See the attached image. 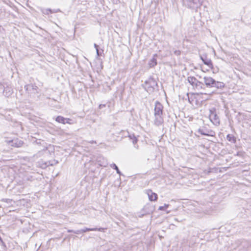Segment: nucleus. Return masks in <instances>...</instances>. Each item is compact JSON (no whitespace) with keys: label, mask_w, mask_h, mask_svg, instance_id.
Returning a JSON list of instances; mask_svg holds the SVG:
<instances>
[{"label":"nucleus","mask_w":251,"mask_h":251,"mask_svg":"<svg viewBox=\"0 0 251 251\" xmlns=\"http://www.w3.org/2000/svg\"><path fill=\"white\" fill-rule=\"evenodd\" d=\"M203 79L204 84L207 87H215L217 89H222L225 87V84L223 82L216 81L211 76H205Z\"/></svg>","instance_id":"1"},{"label":"nucleus","mask_w":251,"mask_h":251,"mask_svg":"<svg viewBox=\"0 0 251 251\" xmlns=\"http://www.w3.org/2000/svg\"><path fill=\"white\" fill-rule=\"evenodd\" d=\"M209 119L211 122L216 126L220 125V119L217 114L212 110H210Z\"/></svg>","instance_id":"2"},{"label":"nucleus","mask_w":251,"mask_h":251,"mask_svg":"<svg viewBox=\"0 0 251 251\" xmlns=\"http://www.w3.org/2000/svg\"><path fill=\"white\" fill-rule=\"evenodd\" d=\"M163 105L158 101H156L154 107V115H162Z\"/></svg>","instance_id":"3"},{"label":"nucleus","mask_w":251,"mask_h":251,"mask_svg":"<svg viewBox=\"0 0 251 251\" xmlns=\"http://www.w3.org/2000/svg\"><path fill=\"white\" fill-rule=\"evenodd\" d=\"M25 89L29 93L35 94L38 93V87L37 86L32 84L25 85Z\"/></svg>","instance_id":"4"},{"label":"nucleus","mask_w":251,"mask_h":251,"mask_svg":"<svg viewBox=\"0 0 251 251\" xmlns=\"http://www.w3.org/2000/svg\"><path fill=\"white\" fill-rule=\"evenodd\" d=\"M97 162L100 166L102 167H106L108 165V162L107 159L101 155L98 156L97 157Z\"/></svg>","instance_id":"5"},{"label":"nucleus","mask_w":251,"mask_h":251,"mask_svg":"<svg viewBox=\"0 0 251 251\" xmlns=\"http://www.w3.org/2000/svg\"><path fill=\"white\" fill-rule=\"evenodd\" d=\"M146 193L148 196V198L151 201H155L157 199V195L155 193L152 192L151 189L147 190Z\"/></svg>","instance_id":"6"},{"label":"nucleus","mask_w":251,"mask_h":251,"mask_svg":"<svg viewBox=\"0 0 251 251\" xmlns=\"http://www.w3.org/2000/svg\"><path fill=\"white\" fill-rule=\"evenodd\" d=\"M200 57L201 60L202 61V62L205 65L208 66L209 67L211 68H212L213 65L211 59L207 58L206 56L203 57L202 56H201Z\"/></svg>","instance_id":"7"},{"label":"nucleus","mask_w":251,"mask_h":251,"mask_svg":"<svg viewBox=\"0 0 251 251\" xmlns=\"http://www.w3.org/2000/svg\"><path fill=\"white\" fill-rule=\"evenodd\" d=\"M188 82L193 86V87H195L197 84H199V81H198L194 76H189L187 78Z\"/></svg>","instance_id":"8"},{"label":"nucleus","mask_w":251,"mask_h":251,"mask_svg":"<svg viewBox=\"0 0 251 251\" xmlns=\"http://www.w3.org/2000/svg\"><path fill=\"white\" fill-rule=\"evenodd\" d=\"M162 115H154L155 119H154V124L156 126H159L162 125L163 123V119L162 118Z\"/></svg>","instance_id":"9"},{"label":"nucleus","mask_w":251,"mask_h":251,"mask_svg":"<svg viewBox=\"0 0 251 251\" xmlns=\"http://www.w3.org/2000/svg\"><path fill=\"white\" fill-rule=\"evenodd\" d=\"M105 228L102 227L100 228H84L81 229L82 233L89 231H99L100 232H104Z\"/></svg>","instance_id":"10"},{"label":"nucleus","mask_w":251,"mask_h":251,"mask_svg":"<svg viewBox=\"0 0 251 251\" xmlns=\"http://www.w3.org/2000/svg\"><path fill=\"white\" fill-rule=\"evenodd\" d=\"M156 54H154L152 58H151L148 63V65L150 68H152L154 67L157 64L156 59L155 58V56H156Z\"/></svg>","instance_id":"11"},{"label":"nucleus","mask_w":251,"mask_h":251,"mask_svg":"<svg viewBox=\"0 0 251 251\" xmlns=\"http://www.w3.org/2000/svg\"><path fill=\"white\" fill-rule=\"evenodd\" d=\"M59 10H51L50 9H44L42 10V13L44 14L49 15L50 13H56Z\"/></svg>","instance_id":"12"},{"label":"nucleus","mask_w":251,"mask_h":251,"mask_svg":"<svg viewBox=\"0 0 251 251\" xmlns=\"http://www.w3.org/2000/svg\"><path fill=\"white\" fill-rule=\"evenodd\" d=\"M3 93L5 96L8 97L12 93V90L10 87H6L4 89Z\"/></svg>","instance_id":"13"},{"label":"nucleus","mask_w":251,"mask_h":251,"mask_svg":"<svg viewBox=\"0 0 251 251\" xmlns=\"http://www.w3.org/2000/svg\"><path fill=\"white\" fill-rule=\"evenodd\" d=\"M128 137L131 140L134 145H135L138 141L137 137H135L134 134H129Z\"/></svg>","instance_id":"14"},{"label":"nucleus","mask_w":251,"mask_h":251,"mask_svg":"<svg viewBox=\"0 0 251 251\" xmlns=\"http://www.w3.org/2000/svg\"><path fill=\"white\" fill-rule=\"evenodd\" d=\"M12 142L15 144L16 147H20L23 144V142L21 140H13Z\"/></svg>","instance_id":"15"},{"label":"nucleus","mask_w":251,"mask_h":251,"mask_svg":"<svg viewBox=\"0 0 251 251\" xmlns=\"http://www.w3.org/2000/svg\"><path fill=\"white\" fill-rule=\"evenodd\" d=\"M226 139L232 143H235L236 142V139L235 137L230 134H228L226 136Z\"/></svg>","instance_id":"16"},{"label":"nucleus","mask_w":251,"mask_h":251,"mask_svg":"<svg viewBox=\"0 0 251 251\" xmlns=\"http://www.w3.org/2000/svg\"><path fill=\"white\" fill-rule=\"evenodd\" d=\"M55 120L58 123L64 124V122H65V118H64L61 116H58L56 118Z\"/></svg>","instance_id":"17"},{"label":"nucleus","mask_w":251,"mask_h":251,"mask_svg":"<svg viewBox=\"0 0 251 251\" xmlns=\"http://www.w3.org/2000/svg\"><path fill=\"white\" fill-rule=\"evenodd\" d=\"M110 166L111 168L116 170L117 173L119 174L120 175H121V173L119 169H118V167H117V166L115 163L111 164L110 165Z\"/></svg>","instance_id":"18"},{"label":"nucleus","mask_w":251,"mask_h":251,"mask_svg":"<svg viewBox=\"0 0 251 251\" xmlns=\"http://www.w3.org/2000/svg\"><path fill=\"white\" fill-rule=\"evenodd\" d=\"M2 201H4V202H5L6 203H7L8 204V205H4V207H9L10 206V205H12V200H10V199H2L1 200Z\"/></svg>","instance_id":"19"},{"label":"nucleus","mask_w":251,"mask_h":251,"mask_svg":"<svg viewBox=\"0 0 251 251\" xmlns=\"http://www.w3.org/2000/svg\"><path fill=\"white\" fill-rule=\"evenodd\" d=\"M202 85H203L202 83H201V82L199 81V84H197L195 88H196L197 89H202Z\"/></svg>","instance_id":"20"},{"label":"nucleus","mask_w":251,"mask_h":251,"mask_svg":"<svg viewBox=\"0 0 251 251\" xmlns=\"http://www.w3.org/2000/svg\"><path fill=\"white\" fill-rule=\"evenodd\" d=\"M65 122L64 124H72L73 123L71 122L72 120L69 118H65Z\"/></svg>","instance_id":"21"},{"label":"nucleus","mask_w":251,"mask_h":251,"mask_svg":"<svg viewBox=\"0 0 251 251\" xmlns=\"http://www.w3.org/2000/svg\"><path fill=\"white\" fill-rule=\"evenodd\" d=\"M169 205L165 204L164 206H160L158 208L160 210H164L166 208L168 207Z\"/></svg>","instance_id":"22"},{"label":"nucleus","mask_w":251,"mask_h":251,"mask_svg":"<svg viewBox=\"0 0 251 251\" xmlns=\"http://www.w3.org/2000/svg\"><path fill=\"white\" fill-rule=\"evenodd\" d=\"M174 53L177 56H179L181 54V51L179 50H175Z\"/></svg>","instance_id":"23"},{"label":"nucleus","mask_w":251,"mask_h":251,"mask_svg":"<svg viewBox=\"0 0 251 251\" xmlns=\"http://www.w3.org/2000/svg\"><path fill=\"white\" fill-rule=\"evenodd\" d=\"M198 132L201 133V134L204 135H208V134L203 132V131H202V130H201V129H199L198 130Z\"/></svg>","instance_id":"24"},{"label":"nucleus","mask_w":251,"mask_h":251,"mask_svg":"<svg viewBox=\"0 0 251 251\" xmlns=\"http://www.w3.org/2000/svg\"><path fill=\"white\" fill-rule=\"evenodd\" d=\"M73 233H74L75 234H78L82 233V232L81 231V229H80V230H75V231H73Z\"/></svg>","instance_id":"25"},{"label":"nucleus","mask_w":251,"mask_h":251,"mask_svg":"<svg viewBox=\"0 0 251 251\" xmlns=\"http://www.w3.org/2000/svg\"><path fill=\"white\" fill-rule=\"evenodd\" d=\"M105 106V104H100V105H99V108H100V109H101V108H102L104 107Z\"/></svg>","instance_id":"26"},{"label":"nucleus","mask_w":251,"mask_h":251,"mask_svg":"<svg viewBox=\"0 0 251 251\" xmlns=\"http://www.w3.org/2000/svg\"><path fill=\"white\" fill-rule=\"evenodd\" d=\"M94 47L96 50H98V46L96 44H94Z\"/></svg>","instance_id":"27"},{"label":"nucleus","mask_w":251,"mask_h":251,"mask_svg":"<svg viewBox=\"0 0 251 251\" xmlns=\"http://www.w3.org/2000/svg\"><path fill=\"white\" fill-rule=\"evenodd\" d=\"M187 97L188 98V100H189V102L190 103H191V101H190V100L189 99V94L188 93L187 94Z\"/></svg>","instance_id":"28"},{"label":"nucleus","mask_w":251,"mask_h":251,"mask_svg":"<svg viewBox=\"0 0 251 251\" xmlns=\"http://www.w3.org/2000/svg\"><path fill=\"white\" fill-rule=\"evenodd\" d=\"M96 51H97V55L99 56H100V53H99V50H96Z\"/></svg>","instance_id":"29"},{"label":"nucleus","mask_w":251,"mask_h":251,"mask_svg":"<svg viewBox=\"0 0 251 251\" xmlns=\"http://www.w3.org/2000/svg\"><path fill=\"white\" fill-rule=\"evenodd\" d=\"M42 153V151H39V152L37 153V155H40V154Z\"/></svg>","instance_id":"30"},{"label":"nucleus","mask_w":251,"mask_h":251,"mask_svg":"<svg viewBox=\"0 0 251 251\" xmlns=\"http://www.w3.org/2000/svg\"><path fill=\"white\" fill-rule=\"evenodd\" d=\"M73 231H75V230H68V232H73Z\"/></svg>","instance_id":"31"}]
</instances>
